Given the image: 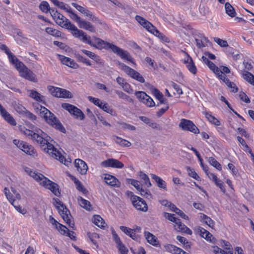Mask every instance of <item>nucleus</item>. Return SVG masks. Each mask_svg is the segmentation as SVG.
Here are the masks:
<instances>
[{
  "label": "nucleus",
  "instance_id": "obj_36",
  "mask_svg": "<svg viewBox=\"0 0 254 254\" xmlns=\"http://www.w3.org/2000/svg\"><path fill=\"white\" fill-rule=\"evenodd\" d=\"M77 201L79 205L83 208L86 210H90L91 209V205L90 202L83 198L81 196H78L77 197Z\"/></svg>",
  "mask_w": 254,
  "mask_h": 254
},
{
  "label": "nucleus",
  "instance_id": "obj_44",
  "mask_svg": "<svg viewBox=\"0 0 254 254\" xmlns=\"http://www.w3.org/2000/svg\"><path fill=\"white\" fill-rule=\"evenodd\" d=\"M51 1L56 6L60 8L65 10L66 11L69 10V6L64 3L63 2L60 1L58 0H51Z\"/></svg>",
  "mask_w": 254,
  "mask_h": 254
},
{
  "label": "nucleus",
  "instance_id": "obj_6",
  "mask_svg": "<svg viewBox=\"0 0 254 254\" xmlns=\"http://www.w3.org/2000/svg\"><path fill=\"white\" fill-rule=\"evenodd\" d=\"M78 34L75 37L79 39L83 42H85L89 45L93 46L98 49H112V46L114 45L109 42H106L100 38H95V43L91 41V37L88 36L82 30L78 31Z\"/></svg>",
  "mask_w": 254,
  "mask_h": 254
},
{
  "label": "nucleus",
  "instance_id": "obj_33",
  "mask_svg": "<svg viewBox=\"0 0 254 254\" xmlns=\"http://www.w3.org/2000/svg\"><path fill=\"white\" fill-rule=\"evenodd\" d=\"M0 48L4 51L8 57L10 63H13L17 58L9 51L8 47L5 45H1Z\"/></svg>",
  "mask_w": 254,
  "mask_h": 254
},
{
  "label": "nucleus",
  "instance_id": "obj_21",
  "mask_svg": "<svg viewBox=\"0 0 254 254\" xmlns=\"http://www.w3.org/2000/svg\"><path fill=\"white\" fill-rule=\"evenodd\" d=\"M150 90L153 94L154 96L160 101V104H164L168 105L167 100L164 98L163 94L160 92L157 88L151 86L150 87Z\"/></svg>",
  "mask_w": 254,
  "mask_h": 254
},
{
  "label": "nucleus",
  "instance_id": "obj_48",
  "mask_svg": "<svg viewBox=\"0 0 254 254\" xmlns=\"http://www.w3.org/2000/svg\"><path fill=\"white\" fill-rule=\"evenodd\" d=\"M208 163L216 168L218 170H221L222 167L221 164L213 157H211L208 159Z\"/></svg>",
  "mask_w": 254,
  "mask_h": 254
},
{
  "label": "nucleus",
  "instance_id": "obj_32",
  "mask_svg": "<svg viewBox=\"0 0 254 254\" xmlns=\"http://www.w3.org/2000/svg\"><path fill=\"white\" fill-rule=\"evenodd\" d=\"M26 154L30 155L35 156L37 155L36 151L34 149V147L31 145H29L27 143L25 142L21 149Z\"/></svg>",
  "mask_w": 254,
  "mask_h": 254
},
{
  "label": "nucleus",
  "instance_id": "obj_14",
  "mask_svg": "<svg viewBox=\"0 0 254 254\" xmlns=\"http://www.w3.org/2000/svg\"><path fill=\"white\" fill-rule=\"evenodd\" d=\"M135 95L139 101L142 102L147 107H152L155 105L153 99L144 92L137 91L135 93Z\"/></svg>",
  "mask_w": 254,
  "mask_h": 254
},
{
  "label": "nucleus",
  "instance_id": "obj_30",
  "mask_svg": "<svg viewBox=\"0 0 254 254\" xmlns=\"http://www.w3.org/2000/svg\"><path fill=\"white\" fill-rule=\"evenodd\" d=\"M104 180L106 184L111 186H117L118 184L119 183V180L117 178L109 174L105 175Z\"/></svg>",
  "mask_w": 254,
  "mask_h": 254
},
{
  "label": "nucleus",
  "instance_id": "obj_64",
  "mask_svg": "<svg viewBox=\"0 0 254 254\" xmlns=\"http://www.w3.org/2000/svg\"><path fill=\"white\" fill-rule=\"evenodd\" d=\"M122 87L125 91L129 94H131L133 92V90L131 88L130 85L127 82H125Z\"/></svg>",
  "mask_w": 254,
  "mask_h": 254
},
{
  "label": "nucleus",
  "instance_id": "obj_7",
  "mask_svg": "<svg viewBox=\"0 0 254 254\" xmlns=\"http://www.w3.org/2000/svg\"><path fill=\"white\" fill-rule=\"evenodd\" d=\"M50 14L57 24L63 28L70 30L72 35L76 37L78 34V29L74 24H72L68 19L59 13L57 10L52 9Z\"/></svg>",
  "mask_w": 254,
  "mask_h": 254
},
{
  "label": "nucleus",
  "instance_id": "obj_47",
  "mask_svg": "<svg viewBox=\"0 0 254 254\" xmlns=\"http://www.w3.org/2000/svg\"><path fill=\"white\" fill-rule=\"evenodd\" d=\"M45 31L48 34L53 36L61 37L62 35V33L60 31L51 27H47Z\"/></svg>",
  "mask_w": 254,
  "mask_h": 254
},
{
  "label": "nucleus",
  "instance_id": "obj_17",
  "mask_svg": "<svg viewBox=\"0 0 254 254\" xmlns=\"http://www.w3.org/2000/svg\"><path fill=\"white\" fill-rule=\"evenodd\" d=\"M194 39L196 42V46L200 49L205 47L209 43L210 41L202 34L198 33L195 34Z\"/></svg>",
  "mask_w": 254,
  "mask_h": 254
},
{
  "label": "nucleus",
  "instance_id": "obj_53",
  "mask_svg": "<svg viewBox=\"0 0 254 254\" xmlns=\"http://www.w3.org/2000/svg\"><path fill=\"white\" fill-rule=\"evenodd\" d=\"M127 181L128 184L133 186L137 190H140L141 187L139 181L132 179H127Z\"/></svg>",
  "mask_w": 254,
  "mask_h": 254
},
{
  "label": "nucleus",
  "instance_id": "obj_5",
  "mask_svg": "<svg viewBox=\"0 0 254 254\" xmlns=\"http://www.w3.org/2000/svg\"><path fill=\"white\" fill-rule=\"evenodd\" d=\"M22 131L25 135L34 142L39 144L41 147H44L51 139V137L40 128H35L32 130L24 128Z\"/></svg>",
  "mask_w": 254,
  "mask_h": 254
},
{
  "label": "nucleus",
  "instance_id": "obj_15",
  "mask_svg": "<svg viewBox=\"0 0 254 254\" xmlns=\"http://www.w3.org/2000/svg\"><path fill=\"white\" fill-rule=\"evenodd\" d=\"M101 165L105 167H112L119 169L123 168L124 166L122 162L113 158L108 159L102 162Z\"/></svg>",
  "mask_w": 254,
  "mask_h": 254
},
{
  "label": "nucleus",
  "instance_id": "obj_50",
  "mask_svg": "<svg viewBox=\"0 0 254 254\" xmlns=\"http://www.w3.org/2000/svg\"><path fill=\"white\" fill-rule=\"evenodd\" d=\"M139 177L141 180L144 181V183L147 187H150L151 186V184L147 175L142 172H140L139 173Z\"/></svg>",
  "mask_w": 254,
  "mask_h": 254
},
{
  "label": "nucleus",
  "instance_id": "obj_39",
  "mask_svg": "<svg viewBox=\"0 0 254 254\" xmlns=\"http://www.w3.org/2000/svg\"><path fill=\"white\" fill-rule=\"evenodd\" d=\"M225 8L226 13L230 17H234L236 15V12L234 8L229 3L226 2L225 4Z\"/></svg>",
  "mask_w": 254,
  "mask_h": 254
},
{
  "label": "nucleus",
  "instance_id": "obj_57",
  "mask_svg": "<svg viewBox=\"0 0 254 254\" xmlns=\"http://www.w3.org/2000/svg\"><path fill=\"white\" fill-rule=\"evenodd\" d=\"M187 171H188L189 175L190 177L193 178L196 180H199L200 178L193 169H191L190 167H188Z\"/></svg>",
  "mask_w": 254,
  "mask_h": 254
},
{
  "label": "nucleus",
  "instance_id": "obj_42",
  "mask_svg": "<svg viewBox=\"0 0 254 254\" xmlns=\"http://www.w3.org/2000/svg\"><path fill=\"white\" fill-rule=\"evenodd\" d=\"M72 179L74 180V183L76 184V188L78 190L81 191L84 194H86L88 193V191L83 187L78 180L73 177H72Z\"/></svg>",
  "mask_w": 254,
  "mask_h": 254
},
{
  "label": "nucleus",
  "instance_id": "obj_18",
  "mask_svg": "<svg viewBox=\"0 0 254 254\" xmlns=\"http://www.w3.org/2000/svg\"><path fill=\"white\" fill-rule=\"evenodd\" d=\"M74 166L78 172L81 175H85L88 170L86 163L81 159H76L74 161Z\"/></svg>",
  "mask_w": 254,
  "mask_h": 254
},
{
  "label": "nucleus",
  "instance_id": "obj_20",
  "mask_svg": "<svg viewBox=\"0 0 254 254\" xmlns=\"http://www.w3.org/2000/svg\"><path fill=\"white\" fill-rule=\"evenodd\" d=\"M0 113L4 119L10 125L12 126H15L16 125V122L13 118L6 111L0 104Z\"/></svg>",
  "mask_w": 254,
  "mask_h": 254
},
{
  "label": "nucleus",
  "instance_id": "obj_19",
  "mask_svg": "<svg viewBox=\"0 0 254 254\" xmlns=\"http://www.w3.org/2000/svg\"><path fill=\"white\" fill-rule=\"evenodd\" d=\"M223 243V247L224 249L228 250V251H225L216 246L214 247L213 249L214 253L215 254H233L231 244L228 242L224 241Z\"/></svg>",
  "mask_w": 254,
  "mask_h": 254
},
{
  "label": "nucleus",
  "instance_id": "obj_59",
  "mask_svg": "<svg viewBox=\"0 0 254 254\" xmlns=\"http://www.w3.org/2000/svg\"><path fill=\"white\" fill-rule=\"evenodd\" d=\"M214 41L222 47H226L228 46L227 42L217 37L214 38Z\"/></svg>",
  "mask_w": 254,
  "mask_h": 254
},
{
  "label": "nucleus",
  "instance_id": "obj_9",
  "mask_svg": "<svg viewBox=\"0 0 254 254\" xmlns=\"http://www.w3.org/2000/svg\"><path fill=\"white\" fill-rule=\"evenodd\" d=\"M54 200L55 201L54 204L58 210L59 214L61 215L64 222L68 225L69 227H73L74 224L72 223V217L69 210L58 198H54Z\"/></svg>",
  "mask_w": 254,
  "mask_h": 254
},
{
  "label": "nucleus",
  "instance_id": "obj_13",
  "mask_svg": "<svg viewBox=\"0 0 254 254\" xmlns=\"http://www.w3.org/2000/svg\"><path fill=\"white\" fill-rule=\"evenodd\" d=\"M112 51L120 56L122 59L126 60L135 64L133 59L127 51L124 50L115 45L112 46Z\"/></svg>",
  "mask_w": 254,
  "mask_h": 254
},
{
  "label": "nucleus",
  "instance_id": "obj_3",
  "mask_svg": "<svg viewBox=\"0 0 254 254\" xmlns=\"http://www.w3.org/2000/svg\"><path fill=\"white\" fill-rule=\"evenodd\" d=\"M24 169L28 174L37 181L39 182L41 185L50 190L55 195L58 196L60 195L59 186L57 184L48 179L42 174L32 171L29 168L25 167Z\"/></svg>",
  "mask_w": 254,
  "mask_h": 254
},
{
  "label": "nucleus",
  "instance_id": "obj_23",
  "mask_svg": "<svg viewBox=\"0 0 254 254\" xmlns=\"http://www.w3.org/2000/svg\"><path fill=\"white\" fill-rule=\"evenodd\" d=\"M126 74L140 83H144L145 82L143 77L138 72L130 67Z\"/></svg>",
  "mask_w": 254,
  "mask_h": 254
},
{
  "label": "nucleus",
  "instance_id": "obj_10",
  "mask_svg": "<svg viewBox=\"0 0 254 254\" xmlns=\"http://www.w3.org/2000/svg\"><path fill=\"white\" fill-rule=\"evenodd\" d=\"M127 194L130 198L132 205L137 210L142 212H146L147 211V205L142 198L134 195L131 191H127Z\"/></svg>",
  "mask_w": 254,
  "mask_h": 254
},
{
  "label": "nucleus",
  "instance_id": "obj_58",
  "mask_svg": "<svg viewBox=\"0 0 254 254\" xmlns=\"http://www.w3.org/2000/svg\"><path fill=\"white\" fill-rule=\"evenodd\" d=\"M23 116L32 122L36 121L37 119V117L35 115H34L33 113H31L27 110L26 111V112L24 113Z\"/></svg>",
  "mask_w": 254,
  "mask_h": 254
},
{
  "label": "nucleus",
  "instance_id": "obj_61",
  "mask_svg": "<svg viewBox=\"0 0 254 254\" xmlns=\"http://www.w3.org/2000/svg\"><path fill=\"white\" fill-rule=\"evenodd\" d=\"M57 229L60 233L62 235H66L69 231L67 227L61 224H59V226Z\"/></svg>",
  "mask_w": 254,
  "mask_h": 254
},
{
  "label": "nucleus",
  "instance_id": "obj_56",
  "mask_svg": "<svg viewBox=\"0 0 254 254\" xmlns=\"http://www.w3.org/2000/svg\"><path fill=\"white\" fill-rule=\"evenodd\" d=\"M66 12L70 14L69 15L70 17L73 20L75 21L78 24L81 20L80 17H79L76 14L74 13L70 7H69V10L67 11Z\"/></svg>",
  "mask_w": 254,
  "mask_h": 254
},
{
  "label": "nucleus",
  "instance_id": "obj_27",
  "mask_svg": "<svg viewBox=\"0 0 254 254\" xmlns=\"http://www.w3.org/2000/svg\"><path fill=\"white\" fill-rule=\"evenodd\" d=\"M28 91L30 92L29 97L37 102H41L45 104L44 96L34 90H29Z\"/></svg>",
  "mask_w": 254,
  "mask_h": 254
},
{
  "label": "nucleus",
  "instance_id": "obj_29",
  "mask_svg": "<svg viewBox=\"0 0 254 254\" xmlns=\"http://www.w3.org/2000/svg\"><path fill=\"white\" fill-rule=\"evenodd\" d=\"M79 26L86 30H89L92 32H95V27L89 22L81 20L78 23Z\"/></svg>",
  "mask_w": 254,
  "mask_h": 254
},
{
  "label": "nucleus",
  "instance_id": "obj_8",
  "mask_svg": "<svg viewBox=\"0 0 254 254\" xmlns=\"http://www.w3.org/2000/svg\"><path fill=\"white\" fill-rule=\"evenodd\" d=\"M11 64L14 65L16 69L19 71L20 76L31 81L37 82L36 75L17 58Z\"/></svg>",
  "mask_w": 254,
  "mask_h": 254
},
{
  "label": "nucleus",
  "instance_id": "obj_12",
  "mask_svg": "<svg viewBox=\"0 0 254 254\" xmlns=\"http://www.w3.org/2000/svg\"><path fill=\"white\" fill-rule=\"evenodd\" d=\"M62 107L64 109L68 111L70 114L74 116L76 118H79L81 120L84 119V114L79 109L75 106L68 103H63L62 104Z\"/></svg>",
  "mask_w": 254,
  "mask_h": 254
},
{
  "label": "nucleus",
  "instance_id": "obj_25",
  "mask_svg": "<svg viewBox=\"0 0 254 254\" xmlns=\"http://www.w3.org/2000/svg\"><path fill=\"white\" fill-rule=\"evenodd\" d=\"M120 229L122 231L124 232L126 235L129 236L133 240L135 241L138 240L139 238L138 236L136 235L135 230L124 226H120Z\"/></svg>",
  "mask_w": 254,
  "mask_h": 254
},
{
  "label": "nucleus",
  "instance_id": "obj_41",
  "mask_svg": "<svg viewBox=\"0 0 254 254\" xmlns=\"http://www.w3.org/2000/svg\"><path fill=\"white\" fill-rule=\"evenodd\" d=\"M114 140L117 143L123 147H129L131 145L129 141L117 136H115Z\"/></svg>",
  "mask_w": 254,
  "mask_h": 254
},
{
  "label": "nucleus",
  "instance_id": "obj_28",
  "mask_svg": "<svg viewBox=\"0 0 254 254\" xmlns=\"http://www.w3.org/2000/svg\"><path fill=\"white\" fill-rule=\"evenodd\" d=\"M175 229L179 231H181L183 233H185L188 235H191L192 231L190 229L188 228L185 225L182 224L180 222V220H179V222H177V223L175 225Z\"/></svg>",
  "mask_w": 254,
  "mask_h": 254
},
{
  "label": "nucleus",
  "instance_id": "obj_63",
  "mask_svg": "<svg viewBox=\"0 0 254 254\" xmlns=\"http://www.w3.org/2000/svg\"><path fill=\"white\" fill-rule=\"evenodd\" d=\"M120 125L121 126V127L124 129H127L130 130H134L135 129V127L134 126L127 123H122Z\"/></svg>",
  "mask_w": 254,
  "mask_h": 254
},
{
  "label": "nucleus",
  "instance_id": "obj_49",
  "mask_svg": "<svg viewBox=\"0 0 254 254\" xmlns=\"http://www.w3.org/2000/svg\"><path fill=\"white\" fill-rule=\"evenodd\" d=\"M39 8L45 13L50 12L53 9L50 8L49 3L46 1H43L40 3Z\"/></svg>",
  "mask_w": 254,
  "mask_h": 254
},
{
  "label": "nucleus",
  "instance_id": "obj_34",
  "mask_svg": "<svg viewBox=\"0 0 254 254\" xmlns=\"http://www.w3.org/2000/svg\"><path fill=\"white\" fill-rule=\"evenodd\" d=\"M243 78L250 84L254 86V75L250 72L246 70L242 71Z\"/></svg>",
  "mask_w": 254,
  "mask_h": 254
},
{
  "label": "nucleus",
  "instance_id": "obj_37",
  "mask_svg": "<svg viewBox=\"0 0 254 254\" xmlns=\"http://www.w3.org/2000/svg\"><path fill=\"white\" fill-rule=\"evenodd\" d=\"M151 175L152 179L156 182L158 187L164 190H166V185L164 180L154 174H151Z\"/></svg>",
  "mask_w": 254,
  "mask_h": 254
},
{
  "label": "nucleus",
  "instance_id": "obj_55",
  "mask_svg": "<svg viewBox=\"0 0 254 254\" xmlns=\"http://www.w3.org/2000/svg\"><path fill=\"white\" fill-rule=\"evenodd\" d=\"M164 216L166 218L168 219L169 220L175 223V224L177 223V222H179V219L176 218L175 217V214H170L167 212H165L164 214Z\"/></svg>",
  "mask_w": 254,
  "mask_h": 254
},
{
  "label": "nucleus",
  "instance_id": "obj_54",
  "mask_svg": "<svg viewBox=\"0 0 254 254\" xmlns=\"http://www.w3.org/2000/svg\"><path fill=\"white\" fill-rule=\"evenodd\" d=\"M14 108L17 113L22 115H23L27 110L24 107L19 104H15L14 105Z\"/></svg>",
  "mask_w": 254,
  "mask_h": 254
},
{
  "label": "nucleus",
  "instance_id": "obj_35",
  "mask_svg": "<svg viewBox=\"0 0 254 254\" xmlns=\"http://www.w3.org/2000/svg\"><path fill=\"white\" fill-rule=\"evenodd\" d=\"M144 236L148 243L153 245H157V241L156 237L148 232H144Z\"/></svg>",
  "mask_w": 254,
  "mask_h": 254
},
{
  "label": "nucleus",
  "instance_id": "obj_62",
  "mask_svg": "<svg viewBox=\"0 0 254 254\" xmlns=\"http://www.w3.org/2000/svg\"><path fill=\"white\" fill-rule=\"evenodd\" d=\"M117 247L121 254H127L128 249L122 243H121V245H117Z\"/></svg>",
  "mask_w": 254,
  "mask_h": 254
},
{
  "label": "nucleus",
  "instance_id": "obj_40",
  "mask_svg": "<svg viewBox=\"0 0 254 254\" xmlns=\"http://www.w3.org/2000/svg\"><path fill=\"white\" fill-rule=\"evenodd\" d=\"M93 223L98 227L100 228L105 227V223L103 218L99 215H94L93 218Z\"/></svg>",
  "mask_w": 254,
  "mask_h": 254
},
{
  "label": "nucleus",
  "instance_id": "obj_2",
  "mask_svg": "<svg viewBox=\"0 0 254 254\" xmlns=\"http://www.w3.org/2000/svg\"><path fill=\"white\" fill-rule=\"evenodd\" d=\"M33 106L35 111L43 117L48 124L63 133L65 132V129L60 121L48 109L38 104H35Z\"/></svg>",
  "mask_w": 254,
  "mask_h": 254
},
{
  "label": "nucleus",
  "instance_id": "obj_43",
  "mask_svg": "<svg viewBox=\"0 0 254 254\" xmlns=\"http://www.w3.org/2000/svg\"><path fill=\"white\" fill-rule=\"evenodd\" d=\"M200 215V218L203 220V222L209 227L213 228L214 225V222L205 214L201 213Z\"/></svg>",
  "mask_w": 254,
  "mask_h": 254
},
{
  "label": "nucleus",
  "instance_id": "obj_4",
  "mask_svg": "<svg viewBox=\"0 0 254 254\" xmlns=\"http://www.w3.org/2000/svg\"><path fill=\"white\" fill-rule=\"evenodd\" d=\"M24 169L28 174L37 181L39 182L41 185L50 190L55 195L58 196L60 195L59 186L57 184L48 179L42 174L32 171L29 168L25 167Z\"/></svg>",
  "mask_w": 254,
  "mask_h": 254
},
{
  "label": "nucleus",
  "instance_id": "obj_11",
  "mask_svg": "<svg viewBox=\"0 0 254 254\" xmlns=\"http://www.w3.org/2000/svg\"><path fill=\"white\" fill-rule=\"evenodd\" d=\"M179 126L183 130L189 131L194 134H198L199 133V129L190 120L182 119Z\"/></svg>",
  "mask_w": 254,
  "mask_h": 254
},
{
  "label": "nucleus",
  "instance_id": "obj_26",
  "mask_svg": "<svg viewBox=\"0 0 254 254\" xmlns=\"http://www.w3.org/2000/svg\"><path fill=\"white\" fill-rule=\"evenodd\" d=\"M5 190V194L7 197V198L8 199L9 202L11 203V204L16 208V209L20 213L24 214L26 212V210L23 208H22V207L19 206H15L14 205V199L12 198V196L10 195V193H8L7 191L9 192V190L7 189L6 188L4 189Z\"/></svg>",
  "mask_w": 254,
  "mask_h": 254
},
{
  "label": "nucleus",
  "instance_id": "obj_22",
  "mask_svg": "<svg viewBox=\"0 0 254 254\" xmlns=\"http://www.w3.org/2000/svg\"><path fill=\"white\" fill-rule=\"evenodd\" d=\"M59 57L60 60L61 61L63 64L73 68H77L78 67V65L73 60L64 56L60 55Z\"/></svg>",
  "mask_w": 254,
  "mask_h": 254
},
{
  "label": "nucleus",
  "instance_id": "obj_60",
  "mask_svg": "<svg viewBox=\"0 0 254 254\" xmlns=\"http://www.w3.org/2000/svg\"><path fill=\"white\" fill-rule=\"evenodd\" d=\"M89 238L90 239L92 243L96 245L97 244L96 241H95V239L99 238V235L96 233H88L87 234Z\"/></svg>",
  "mask_w": 254,
  "mask_h": 254
},
{
  "label": "nucleus",
  "instance_id": "obj_31",
  "mask_svg": "<svg viewBox=\"0 0 254 254\" xmlns=\"http://www.w3.org/2000/svg\"><path fill=\"white\" fill-rule=\"evenodd\" d=\"M42 148L45 152L51 155V156H54V154H56L57 152V149L55 148L54 145L50 143L49 141L45 144L44 147Z\"/></svg>",
  "mask_w": 254,
  "mask_h": 254
},
{
  "label": "nucleus",
  "instance_id": "obj_45",
  "mask_svg": "<svg viewBox=\"0 0 254 254\" xmlns=\"http://www.w3.org/2000/svg\"><path fill=\"white\" fill-rule=\"evenodd\" d=\"M204 114L205 117L207 119L209 122L217 126H219L220 125V121L218 119L215 118L213 116L211 115V114H209L207 112L205 113Z\"/></svg>",
  "mask_w": 254,
  "mask_h": 254
},
{
  "label": "nucleus",
  "instance_id": "obj_46",
  "mask_svg": "<svg viewBox=\"0 0 254 254\" xmlns=\"http://www.w3.org/2000/svg\"><path fill=\"white\" fill-rule=\"evenodd\" d=\"M49 91L51 94L55 97H60V91L61 88L58 87H55L54 86H50L48 87Z\"/></svg>",
  "mask_w": 254,
  "mask_h": 254
},
{
  "label": "nucleus",
  "instance_id": "obj_52",
  "mask_svg": "<svg viewBox=\"0 0 254 254\" xmlns=\"http://www.w3.org/2000/svg\"><path fill=\"white\" fill-rule=\"evenodd\" d=\"M60 94V97L59 98H72L73 97V95L70 92L64 89L61 88Z\"/></svg>",
  "mask_w": 254,
  "mask_h": 254
},
{
  "label": "nucleus",
  "instance_id": "obj_24",
  "mask_svg": "<svg viewBox=\"0 0 254 254\" xmlns=\"http://www.w3.org/2000/svg\"><path fill=\"white\" fill-rule=\"evenodd\" d=\"M184 63L188 70L193 74L196 73L197 69L191 58L188 54V59L184 61Z\"/></svg>",
  "mask_w": 254,
  "mask_h": 254
},
{
  "label": "nucleus",
  "instance_id": "obj_1",
  "mask_svg": "<svg viewBox=\"0 0 254 254\" xmlns=\"http://www.w3.org/2000/svg\"><path fill=\"white\" fill-rule=\"evenodd\" d=\"M33 106L35 111L43 117L48 124L63 133L65 132V129L60 121L48 109L38 104H35Z\"/></svg>",
  "mask_w": 254,
  "mask_h": 254
},
{
  "label": "nucleus",
  "instance_id": "obj_38",
  "mask_svg": "<svg viewBox=\"0 0 254 254\" xmlns=\"http://www.w3.org/2000/svg\"><path fill=\"white\" fill-rule=\"evenodd\" d=\"M198 232L202 237L208 241H211V238L212 237V235L208 231L203 228L199 227L198 228Z\"/></svg>",
  "mask_w": 254,
  "mask_h": 254
},
{
  "label": "nucleus",
  "instance_id": "obj_16",
  "mask_svg": "<svg viewBox=\"0 0 254 254\" xmlns=\"http://www.w3.org/2000/svg\"><path fill=\"white\" fill-rule=\"evenodd\" d=\"M135 20L144 28H145L146 30H147L148 31H150L152 30H154L153 32H157V29H156V28L148 20H146L143 17L139 16L136 15L135 17Z\"/></svg>",
  "mask_w": 254,
  "mask_h": 254
},
{
  "label": "nucleus",
  "instance_id": "obj_51",
  "mask_svg": "<svg viewBox=\"0 0 254 254\" xmlns=\"http://www.w3.org/2000/svg\"><path fill=\"white\" fill-rule=\"evenodd\" d=\"M115 93L118 95V96H119V97L120 98L124 99L126 101L129 102H131L132 101V99L130 98L129 96L125 94L124 92H123L121 91L115 90Z\"/></svg>",
  "mask_w": 254,
  "mask_h": 254
}]
</instances>
